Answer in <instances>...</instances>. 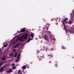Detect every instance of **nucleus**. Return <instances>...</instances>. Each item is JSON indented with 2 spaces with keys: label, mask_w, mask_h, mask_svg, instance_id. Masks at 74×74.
<instances>
[{
  "label": "nucleus",
  "mask_w": 74,
  "mask_h": 74,
  "mask_svg": "<svg viewBox=\"0 0 74 74\" xmlns=\"http://www.w3.org/2000/svg\"><path fill=\"white\" fill-rule=\"evenodd\" d=\"M29 37V36L27 33H26L24 35H23L22 37V38H19V41H23V38H24V39H27V38Z\"/></svg>",
  "instance_id": "f257e3e1"
},
{
  "label": "nucleus",
  "mask_w": 74,
  "mask_h": 74,
  "mask_svg": "<svg viewBox=\"0 0 74 74\" xmlns=\"http://www.w3.org/2000/svg\"><path fill=\"white\" fill-rule=\"evenodd\" d=\"M21 45L20 44H19L18 45V44H16V45H14L12 47V49H15V48H18L19 47V45Z\"/></svg>",
  "instance_id": "f03ea898"
},
{
  "label": "nucleus",
  "mask_w": 74,
  "mask_h": 74,
  "mask_svg": "<svg viewBox=\"0 0 74 74\" xmlns=\"http://www.w3.org/2000/svg\"><path fill=\"white\" fill-rule=\"evenodd\" d=\"M42 49L43 51H44V50H45L46 51H47V47L43 46L41 50Z\"/></svg>",
  "instance_id": "7ed1b4c3"
},
{
  "label": "nucleus",
  "mask_w": 74,
  "mask_h": 74,
  "mask_svg": "<svg viewBox=\"0 0 74 74\" xmlns=\"http://www.w3.org/2000/svg\"><path fill=\"white\" fill-rule=\"evenodd\" d=\"M45 38L47 40H48V36L47 35V34H45L44 36Z\"/></svg>",
  "instance_id": "20e7f679"
},
{
  "label": "nucleus",
  "mask_w": 74,
  "mask_h": 74,
  "mask_svg": "<svg viewBox=\"0 0 74 74\" xmlns=\"http://www.w3.org/2000/svg\"><path fill=\"white\" fill-rule=\"evenodd\" d=\"M25 29H23V28H22L21 29V30L19 32V33H21L22 32H25Z\"/></svg>",
  "instance_id": "39448f33"
},
{
  "label": "nucleus",
  "mask_w": 74,
  "mask_h": 74,
  "mask_svg": "<svg viewBox=\"0 0 74 74\" xmlns=\"http://www.w3.org/2000/svg\"><path fill=\"white\" fill-rule=\"evenodd\" d=\"M33 40V38H29V39L27 40V42H29L30 40Z\"/></svg>",
  "instance_id": "423d86ee"
},
{
  "label": "nucleus",
  "mask_w": 74,
  "mask_h": 74,
  "mask_svg": "<svg viewBox=\"0 0 74 74\" xmlns=\"http://www.w3.org/2000/svg\"><path fill=\"white\" fill-rule=\"evenodd\" d=\"M60 20V19L58 17H57V22H58H58H59Z\"/></svg>",
  "instance_id": "0eeeda50"
},
{
  "label": "nucleus",
  "mask_w": 74,
  "mask_h": 74,
  "mask_svg": "<svg viewBox=\"0 0 74 74\" xmlns=\"http://www.w3.org/2000/svg\"><path fill=\"white\" fill-rule=\"evenodd\" d=\"M17 53L16 52L15 53V55L14 56V58H16V56H17Z\"/></svg>",
  "instance_id": "6e6552de"
},
{
  "label": "nucleus",
  "mask_w": 74,
  "mask_h": 74,
  "mask_svg": "<svg viewBox=\"0 0 74 74\" xmlns=\"http://www.w3.org/2000/svg\"><path fill=\"white\" fill-rule=\"evenodd\" d=\"M12 51L13 52H15L16 51V49H12Z\"/></svg>",
  "instance_id": "1a4fd4ad"
},
{
  "label": "nucleus",
  "mask_w": 74,
  "mask_h": 74,
  "mask_svg": "<svg viewBox=\"0 0 74 74\" xmlns=\"http://www.w3.org/2000/svg\"><path fill=\"white\" fill-rule=\"evenodd\" d=\"M26 69V66H24L23 67V70H24V69Z\"/></svg>",
  "instance_id": "9d476101"
},
{
  "label": "nucleus",
  "mask_w": 74,
  "mask_h": 74,
  "mask_svg": "<svg viewBox=\"0 0 74 74\" xmlns=\"http://www.w3.org/2000/svg\"><path fill=\"white\" fill-rule=\"evenodd\" d=\"M9 73H11L12 72V69H10L9 70Z\"/></svg>",
  "instance_id": "9b49d317"
},
{
  "label": "nucleus",
  "mask_w": 74,
  "mask_h": 74,
  "mask_svg": "<svg viewBox=\"0 0 74 74\" xmlns=\"http://www.w3.org/2000/svg\"><path fill=\"white\" fill-rule=\"evenodd\" d=\"M16 42L13 41V43H11V44H12V45L15 44H16Z\"/></svg>",
  "instance_id": "f8f14e48"
},
{
  "label": "nucleus",
  "mask_w": 74,
  "mask_h": 74,
  "mask_svg": "<svg viewBox=\"0 0 74 74\" xmlns=\"http://www.w3.org/2000/svg\"><path fill=\"white\" fill-rule=\"evenodd\" d=\"M12 69H13V70H15V69H16V67L15 66H14L12 68Z\"/></svg>",
  "instance_id": "ddd939ff"
},
{
  "label": "nucleus",
  "mask_w": 74,
  "mask_h": 74,
  "mask_svg": "<svg viewBox=\"0 0 74 74\" xmlns=\"http://www.w3.org/2000/svg\"><path fill=\"white\" fill-rule=\"evenodd\" d=\"M3 70V68H1L0 69V71H2V70Z\"/></svg>",
  "instance_id": "4468645a"
},
{
  "label": "nucleus",
  "mask_w": 74,
  "mask_h": 74,
  "mask_svg": "<svg viewBox=\"0 0 74 74\" xmlns=\"http://www.w3.org/2000/svg\"><path fill=\"white\" fill-rule=\"evenodd\" d=\"M31 36H32V38H33L34 37V36H33V34L32 33H31Z\"/></svg>",
  "instance_id": "2eb2a0df"
},
{
  "label": "nucleus",
  "mask_w": 74,
  "mask_h": 74,
  "mask_svg": "<svg viewBox=\"0 0 74 74\" xmlns=\"http://www.w3.org/2000/svg\"><path fill=\"white\" fill-rule=\"evenodd\" d=\"M21 73V71L20 70H19L18 71V74H19L20 73Z\"/></svg>",
  "instance_id": "dca6fc26"
},
{
  "label": "nucleus",
  "mask_w": 74,
  "mask_h": 74,
  "mask_svg": "<svg viewBox=\"0 0 74 74\" xmlns=\"http://www.w3.org/2000/svg\"><path fill=\"white\" fill-rule=\"evenodd\" d=\"M13 54H14L13 53H11L9 54V56H12L13 55Z\"/></svg>",
  "instance_id": "f3484780"
},
{
  "label": "nucleus",
  "mask_w": 74,
  "mask_h": 74,
  "mask_svg": "<svg viewBox=\"0 0 74 74\" xmlns=\"http://www.w3.org/2000/svg\"><path fill=\"white\" fill-rule=\"evenodd\" d=\"M2 60H5V58H4V57H3L2 59Z\"/></svg>",
  "instance_id": "a211bd4d"
},
{
  "label": "nucleus",
  "mask_w": 74,
  "mask_h": 74,
  "mask_svg": "<svg viewBox=\"0 0 74 74\" xmlns=\"http://www.w3.org/2000/svg\"><path fill=\"white\" fill-rule=\"evenodd\" d=\"M61 48L62 49H65V48H64V47L62 46V47H61Z\"/></svg>",
  "instance_id": "6ab92c4d"
},
{
  "label": "nucleus",
  "mask_w": 74,
  "mask_h": 74,
  "mask_svg": "<svg viewBox=\"0 0 74 74\" xmlns=\"http://www.w3.org/2000/svg\"><path fill=\"white\" fill-rule=\"evenodd\" d=\"M0 64H0V66H2V65H3V63H0Z\"/></svg>",
  "instance_id": "aec40b11"
},
{
  "label": "nucleus",
  "mask_w": 74,
  "mask_h": 74,
  "mask_svg": "<svg viewBox=\"0 0 74 74\" xmlns=\"http://www.w3.org/2000/svg\"><path fill=\"white\" fill-rule=\"evenodd\" d=\"M67 19V18H66L64 20V21H64H66V20Z\"/></svg>",
  "instance_id": "412c9836"
},
{
  "label": "nucleus",
  "mask_w": 74,
  "mask_h": 74,
  "mask_svg": "<svg viewBox=\"0 0 74 74\" xmlns=\"http://www.w3.org/2000/svg\"><path fill=\"white\" fill-rule=\"evenodd\" d=\"M19 60H15V62H18V61Z\"/></svg>",
  "instance_id": "4be33fe9"
},
{
  "label": "nucleus",
  "mask_w": 74,
  "mask_h": 74,
  "mask_svg": "<svg viewBox=\"0 0 74 74\" xmlns=\"http://www.w3.org/2000/svg\"><path fill=\"white\" fill-rule=\"evenodd\" d=\"M37 53H40V51L37 50Z\"/></svg>",
  "instance_id": "5701e85b"
},
{
  "label": "nucleus",
  "mask_w": 74,
  "mask_h": 74,
  "mask_svg": "<svg viewBox=\"0 0 74 74\" xmlns=\"http://www.w3.org/2000/svg\"><path fill=\"white\" fill-rule=\"evenodd\" d=\"M8 45H7V44L5 45L4 47H7V46Z\"/></svg>",
  "instance_id": "b1692460"
},
{
  "label": "nucleus",
  "mask_w": 74,
  "mask_h": 74,
  "mask_svg": "<svg viewBox=\"0 0 74 74\" xmlns=\"http://www.w3.org/2000/svg\"><path fill=\"white\" fill-rule=\"evenodd\" d=\"M20 56H21V54L20 53V54H18V57H19Z\"/></svg>",
  "instance_id": "393cba45"
},
{
  "label": "nucleus",
  "mask_w": 74,
  "mask_h": 74,
  "mask_svg": "<svg viewBox=\"0 0 74 74\" xmlns=\"http://www.w3.org/2000/svg\"><path fill=\"white\" fill-rule=\"evenodd\" d=\"M64 29H65L66 32V33H67V31L66 30V28H65V27H64Z\"/></svg>",
  "instance_id": "a878e982"
},
{
  "label": "nucleus",
  "mask_w": 74,
  "mask_h": 74,
  "mask_svg": "<svg viewBox=\"0 0 74 74\" xmlns=\"http://www.w3.org/2000/svg\"><path fill=\"white\" fill-rule=\"evenodd\" d=\"M15 66V64H12V66Z\"/></svg>",
  "instance_id": "bb28decb"
},
{
  "label": "nucleus",
  "mask_w": 74,
  "mask_h": 74,
  "mask_svg": "<svg viewBox=\"0 0 74 74\" xmlns=\"http://www.w3.org/2000/svg\"><path fill=\"white\" fill-rule=\"evenodd\" d=\"M17 57V59H19V58H20V57Z\"/></svg>",
  "instance_id": "cd10ccee"
},
{
  "label": "nucleus",
  "mask_w": 74,
  "mask_h": 74,
  "mask_svg": "<svg viewBox=\"0 0 74 74\" xmlns=\"http://www.w3.org/2000/svg\"><path fill=\"white\" fill-rule=\"evenodd\" d=\"M6 73H9V71H6Z\"/></svg>",
  "instance_id": "c85d7f7f"
},
{
  "label": "nucleus",
  "mask_w": 74,
  "mask_h": 74,
  "mask_svg": "<svg viewBox=\"0 0 74 74\" xmlns=\"http://www.w3.org/2000/svg\"><path fill=\"white\" fill-rule=\"evenodd\" d=\"M51 56V55H48V56Z\"/></svg>",
  "instance_id": "c756f323"
},
{
  "label": "nucleus",
  "mask_w": 74,
  "mask_h": 74,
  "mask_svg": "<svg viewBox=\"0 0 74 74\" xmlns=\"http://www.w3.org/2000/svg\"><path fill=\"white\" fill-rule=\"evenodd\" d=\"M40 57H41H41L44 58V56H41Z\"/></svg>",
  "instance_id": "7c9ffc66"
},
{
  "label": "nucleus",
  "mask_w": 74,
  "mask_h": 74,
  "mask_svg": "<svg viewBox=\"0 0 74 74\" xmlns=\"http://www.w3.org/2000/svg\"><path fill=\"white\" fill-rule=\"evenodd\" d=\"M55 66H56H56H57V65L56 64V65H55Z\"/></svg>",
  "instance_id": "2f4dec72"
},
{
  "label": "nucleus",
  "mask_w": 74,
  "mask_h": 74,
  "mask_svg": "<svg viewBox=\"0 0 74 74\" xmlns=\"http://www.w3.org/2000/svg\"><path fill=\"white\" fill-rule=\"evenodd\" d=\"M9 46H11V44H10V45H9Z\"/></svg>",
  "instance_id": "473e14b6"
},
{
  "label": "nucleus",
  "mask_w": 74,
  "mask_h": 74,
  "mask_svg": "<svg viewBox=\"0 0 74 74\" xmlns=\"http://www.w3.org/2000/svg\"><path fill=\"white\" fill-rule=\"evenodd\" d=\"M0 51H1V48H0Z\"/></svg>",
  "instance_id": "72a5a7b5"
},
{
  "label": "nucleus",
  "mask_w": 74,
  "mask_h": 74,
  "mask_svg": "<svg viewBox=\"0 0 74 74\" xmlns=\"http://www.w3.org/2000/svg\"><path fill=\"white\" fill-rule=\"evenodd\" d=\"M18 39L16 40V41H18Z\"/></svg>",
  "instance_id": "f704fd0d"
},
{
  "label": "nucleus",
  "mask_w": 74,
  "mask_h": 74,
  "mask_svg": "<svg viewBox=\"0 0 74 74\" xmlns=\"http://www.w3.org/2000/svg\"><path fill=\"white\" fill-rule=\"evenodd\" d=\"M17 34L18 33V31H17Z\"/></svg>",
  "instance_id": "c9c22d12"
},
{
  "label": "nucleus",
  "mask_w": 74,
  "mask_h": 74,
  "mask_svg": "<svg viewBox=\"0 0 74 74\" xmlns=\"http://www.w3.org/2000/svg\"><path fill=\"white\" fill-rule=\"evenodd\" d=\"M1 64H0V65ZM1 67V66L0 65V67Z\"/></svg>",
  "instance_id": "e433bc0d"
},
{
  "label": "nucleus",
  "mask_w": 74,
  "mask_h": 74,
  "mask_svg": "<svg viewBox=\"0 0 74 74\" xmlns=\"http://www.w3.org/2000/svg\"><path fill=\"white\" fill-rule=\"evenodd\" d=\"M27 65H26V67H27Z\"/></svg>",
  "instance_id": "4c0bfd02"
},
{
  "label": "nucleus",
  "mask_w": 74,
  "mask_h": 74,
  "mask_svg": "<svg viewBox=\"0 0 74 74\" xmlns=\"http://www.w3.org/2000/svg\"><path fill=\"white\" fill-rule=\"evenodd\" d=\"M27 68H29V67H27Z\"/></svg>",
  "instance_id": "58836bf2"
},
{
  "label": "nucleus",
  "mask_w": 74,
  "mask_h": 74,
  "mask_svg": "<svg viewBox=\"0 0 74 74\" xmlns=\"http://www.w3.org/2000/svg\"><path fill=\"white\" fill-rule=\"evenodd\" d=\"M20 74H22V73H21Z\"/></svg>",
  "instance_id": "ea45409f"
},
{
  "label": "nucleus",
  "mask_w": 74,
  "mask_h": 74,
  "mask_svg": "<svg viewBox=\"0 0 74 74\" xmlns=\"http://www.w3.org/2000/svg\"><path fill=\"white\" fill-rule=\"evenodd\" d=\"M16 34H15L14 35H16Z\"/></svg>",
  "instance_id": "a19ab883"
},
{
  "label": "nucleus",
  "mask_w": 74,
  "mask_h": 74,
  "mask_svg": "<svg viewBox=\"0 0 74 74\" xmlns=\"http://www.w3.org/2000/svg\"><path fill=\"white\" fill-rule=\"evenodd\" d=\"M15 42H16V41H15Z\"/></svg>",
  "instance_id": "79ce46f5"
}]
</instances>
